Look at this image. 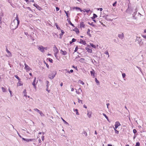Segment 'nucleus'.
<instances>
[{"label":"nucleus","mask_w":146,"mask_h":146,"mask_svg":"<svg viewBox=\"0 0 146 146\" xmlns=\"http://www.w3.org/2000/svg\"><path fill=\"white\" fill-rule=\"evenodd\" d=\"M19 23V20L18 17L17 15L15 17V19H14L11 22L10 25V28L13 30L17 28Z\"/></svg>","instance_id":"obj_1"},{"label":"nucleus","mask_w":146,"mask_h":146,"mask_svg":"<svg viewBox=\"0 0 146 146\" xmlns=\"http://www.w3.org/2000/svg\"><path fill=\"white\" fill-rule=\"evenodd\" d=\"M56 74V72H53L49 74L48 78L51 79H52L55 77Z\"/></svg>","instance_id":"obj_2"},{"label":"nucleus","mask_w":146,"mask_h":146,"mask_svg":"<svg viewBox=\"0 0 146 146\" xmlns=\"http://www.w3.org/2000/svg\"><path fill=\"white\" fill-rule=\"evenodd\" d=\"M24 65L25 66V69L27 71H29L31 70V69L30 67L27 65L25 63Z\"/></svg>","instance_id":"obj_3"},{"label":"nucleus","mask_w":146,"mask_h":146,"mask_svg":"<svg viewBox=\"0 0 146 146\" xmlns=\"http://www.w3.org/2000/svg\"><path fill=\"white\" fill-rule=\"evenodd\" d=\"M118 36L121 39H123L124 37V35L123 33H121L118 34Z\"/></svg>","instance_id":"obj_4"},{"label":"nucleus","mask_w":146,"mask_h":146,"mask_svg":"<svg viewBox=\"0 0 146 146\" xmlns=\"http://www.w3.org/2000/svg\"><path fill=\"white\" fill-rule=\"evenodd\" d=\"M38 49L41 52H44V47L42 46H39Z\"/></svg>","instance_id":"obj_5"},{"label":"nucleus","mask_w":146,"mask_h":146,"mask_svg":"<svg viewBox=\"0 0 146 146\" xmlns=\"http://www.w3.org/2000/svg\"><path fill=\"white\" fill-rule=\"evenodd\" d=\"M36 78L35 77L34 78V81H33V83H32V84L33 85V86L34 88L35 89H36V85L37 83V82L36 83Z\"/></svg>","instance_id":"obj_6"},{"label":"nucleus","mask_w":146,"mask_h":146,"mask_svg":"<svg viewBox=\"0 0 146 146\" xmlns=\"http://www.w3.org/2000/svg\"><path fill=\"white\" fill-rule=\"evenodd\" d=\"M23 140L26 141L27 142H28L29 141H33L34 140V139H25L23 138H22Z\"/></svg>","instance_id":"obj_7"},{"label":"nucleus","mask_w":146,"mask_h":146,"mask_svg":"<svg viewBox=\"0 0 146 146\" xmlns=\"http://www.w3.org/2000/svg\"><path fill=\"white\" fill-rule=\"evenodd\" d=\"M53 50L54 52V53H58V50L56 46H54V47Z\"/></svg>","instance_id":"obj_8"},{"label":"nucleus","mask_w":146,"mask_h":146,"mask_svg":"<svg viewBox=\"0 0 146 146\" xmlns=\"http://www.w3.org/2000/svg\"><path fill=\"white\" fill-rule=\"evenodd\" d=\"M90 10L88 8L87 9H84L82 10V11H83L84 12H86L87 13H88L90 11Z\"/></svg>","instance_id":"obj_9"},{"label":"nucleus","mask_w":146,"mask_h":146,"mask_svg":"<svg viewBox=\"0 0 146 146\" xmlns=\"http://www.w3.org/2000/svg\"><path fill=\"white\" fill-rule=\"evenodd\" d=\"M60 53L63 55H65L67 54V52L65 51H63L62 50H61Z\"/></svg>","instance_id":"obj_10"},{"label":"nucleus","mask_w":146,"mask_h":146,"mask_svg":"<svg viewBox=\"0 0 146 146\" xmlns=\"http://www.w3.org/2000/svg\"><path fill=\"white\" fill-rule=\"evenodd\" d=\"M80 27L81 28H84L85 27V25L83 22H82L80 24Z\"/></svg>","instance_id":"obj_11"},{"label":"nucleus","mask_w":146,"mask_h":146,"mask_svg":"<svg viewBox=\"0 0 146 146\" xmlns=\"http://www.w3.org/2000/svg\"><path fill=\"white\" fill-rule=\"evenodd\" d=\"M85 49L87 51L90 53H91L92 52V49L89 48L88 47H86Z\"/></svg>","instance_id":"obj_12"},{"label":"nucleus","mask_w":146,"mask_h":146,"mask_svg":"<svg viewBox=\"0 0 146 146\" xmlns=\"http://www.w3.org/2000/svg\"><path fill=\"white\" fill-rule=\"evenodd\" d=\"M90 73L92 76H94V74L95 73V71L94 70L92 69V71H90Z\"/></svg>","instance_id":"obj_13"},{"label":"nucleus","mask_w":146,"mask_h":146,"mask_svg":"<svg viewBox=\"0 0 146 146\" xmlns=\"http://www.w3.org/2000/svg\"><path fill=\"white\" fill-rule=\"evenodd\" d=\"M74 9H75L76 10H80L81 12L82 11V10L81 9L80 7H74Z\"/></svg>","instance_id":"obj_14"},{"label":"nucleus","mask_w":146,"mask_h":146,"mask_svg":"<svg viewBox=\"0 0 146 146\" xmlns=\"http://www.w3.org/2000/svg\"><path fill=\"white\" fill-rule=\"evenodd\" d=\"M23 85V84L20 81V80H19V81L17 83V86H22Z\"/></svg>","instance_id":"obj_15"},{"label":"nucleus","mask_w":146,"mask_h":146,"mask_svg":"<svg viewBox=\"0 0 146 146\" xmlns=\"http://www.w3.org/2000/svg\"><path fill=\"white\" fill-rule=\"evenodd\" d=\"M23 94H24V96H25L26 97H27V92L26 90V89H25L23 91Z\"/></svg>","instance_id":"obj_16"},{"label":"nucleus","mask_w":146,"mask_h":146,"mask_svg":"<svg viewBox=\"0 0 146 146\" xmlns=\"http://www.w3.org/2000/svg\"><path fill=\"white\" fill-rule=\"evenodd\" d=\"M91 115H92V112H88L87 114V115L88 116V117L89 118H90L91 117Z\"/></svg>","instance_id":"obj_17"},{"label":"nucleus","mask_w":146,"mask_h":146,"mask_svg":"<svg viewBox=\"0 0 146 146\" xmlns=\"http://www.w3.org/2000/svg\"><path fill=\"white\" fill-rule=\"evenodd\" d=\"M67 20L68 21V23L70 25H72V26H74V25L73 24H72V23L71 22L70 19H68H68H67Z\"/></svg>","instance_id":"obj_18"},{"label":"nucleus","mask_w":146,"mask_h":146,"mask_svg":"<svg viewBox=\"0 0 146 146\" xmlns=\"http://www.w3.org/2000/svg\"><path fill=\"white\" fill-rule=\"evenodd\" d=\"M7 53V55H6L7 56V57H11L12 56V54L10 52H9Z\"/></svg>","instance_id":"obj_19"},{"label":"nucleus","mask_w":146,"mask_h":146,"mask_svg":"<svg viewBox=\"0 0 146 146\" xmlns=\"http://www.w3.org/2000/svg\"><path fill=\"white\" fill-rule=\"evenodd\" d=\"M80 43L81 44H82L84 45H85L86 44V42L85 41L83 40H80Z\"/></svg>","instance_id":"obj_20"},{"label":"nucleus","mask_w":146,"mask_h":146,"mask_svg":"<svg viewBox=\"0 0 146 146\" xmlns=\"http://www.w3.org/2000/svg\"><path fill=\"white\" fill-rule=\"evenodd\" d=\"M115 125L117 126L118 127H119L121 125V124L119 122V121H116L115 123Z\"/></svg>","instance_id":"obj_21"},{"label":"nucleus","mask_w":146,"mask_h":146,"mask_svg":"<svg viewBox=\"0 0 146 146\" xmlns=\"http://www.w3.org/2000/svg\"><path fill=\"white\" fill-rule=\"evenodd\" d=\"M97 17V15L96 14H94L93 16L92 17H91V19H95L96 17Z\"/></svg>","instance_id":"obj_22"},{"label":"nucleus","mask_w":146,"mask_h":146,"mask_svg":"<svg viewBox=\"0 0 146 146\" xmlns=\"http://www.w3.org/2000/svg\"><path fill=\"white\" fill-rule=\"evenodd\" d=\"M137 40L138 41V43L139 42H141V41L142 40L140 37H137Z\"/></svg>","instance_id":"obj_23"},{"label":"nucleus","mask_w":146,"mask_h":146,"mask_svg":"<svg viewBox=\"0 0 146 146\" xmlns=\"http://www.w3.org/2000/svg\"><path fill=\"white\" fill-rule=\"evenodd\" d=\"M61 119L67 125H69V123L66 121L62 117H61Z\"/></svg>","instance_id":"obj_24"},{"label":"nucleus","mask_w":146,"mask_h":146,"mask_svg":"<svg viewBox=\"0 0 146 146\" xmlns=\"http://www.w3.org/2000/svg\"><path fill=\"white\" fill-rule=\"evenodd\" d=\"M39 113L40 114V116L41 117L44 116V115L43 113L41 111H40L39 112Z\"/></svg>","instance_id":"obj_25"},{"label":"nucleus","mask_w":146,"mask_h":146,"mask_svg":"<svg viewBox=\"0 0 146 146\" xmlns=\"http://www.w3.org/2000/svg\"><path fill=\"white\" fill-rule=\"evenodd\" d=\"M33 110L37 112L38 113H39V112L40 111V110L36 108H35Z\"/></svg>","instance_id":"obj_26"},{"label":"nucleus","mask_w":146,"mask_h":146,"mask_svg":"<svg viewBox=\"0 0 146 146\" xmlns=\"http://www.w3.org/2000/svg\"><path fill=\"white\" fill-rule=\"evenodd\" d=\"M90 30L89 29H88V31L87 32V34L89 36H91V35L90 34Z\"/></svg>","instance_id":"obj_27"},{"label":"nucleus","mask_w":146,"mask_h":146,"mask_svg":"<svg viewBox=\"0 0 146 146\" xmlns=\"http://www.w3.org/2000/svg\"><path fill=\"white\" fill-rule=\"evenodd\" d=\"M102 114L106 117V118L107 119L108 121H109L108 118V117L104 113H103Z\"/></svg>","instance_id":"obj_28"},{"label":"nucleus","mask_w":146,"mask_h":146,"mask_svg":"<svg viewBox=\"0 0 146 146\" xmlns=\"http://www.w3.org/2000/svg\"><path fill=\"white\" fill-rule=\"evenodd\" d=\"M61 33L59 34L60 36H62L64 33V32L63 30H61Z\"/></svg>","instance_id":"obj_29"},{"label":"nucleus","mask_w":146,"mask_h":146,"mask_svg":"<svg viewBox=\"0 0 146 146\" xmlns=\"http://www.w3.org/2000/svg\"><path fill=\"white\" fill-rule=\"evenodd\" d=\"M143 42L142 41H141V42H139L138 43L140 46H141L143 45Z\"/></svg>","instance_id":"obj_30"},{"label":"nucleus","mask_w":146,"mask_h":146,"mask_svg":"<svg viewBox=\"0 0 146 146\" xmlns=\"http://www.w3.org/2000/svg\"><path fill=\"white\" fill-rule=\"evenodd\" d=\"M1 89H2V90L3 92H6V89L4 87H2L1 88Z\"/></svg>","instance_id":"obj_31"},{"label":"nucleus","mask_w":146,"mask_h":146,"mask_svg":"<svg viewBox=\"0 0 146 146\" xmlns=\"http://www.w3.org/2000/svg\"><path fill=\"white\" fill-rule=\"evenodd\" d=\"M104 54H107L108 55V57H109V53H108V51H106L105 52H104Z\"/></svg>","instance_id":"obj_32"},{"label":"nucleus","mask_w":146,"mask_h":146,"mask_svg":"<svg viewBox=\"0 0 146 146\" xmlns=\"http://www.w3.org/2000/svg\"><path fill=\"white\" fill-rule=\"evenodd\" d=\"M90 46L93 48H96V46L92 43H90Z\"/></svg>","instance_id":"obj_33"},{"label":"nucleus","mask_w":146,"mask_h":146,"mask_svg":"<svg viewBox=\"0 0 146 146\" xmlns=\"http://www.w3.org/2000/svg\"><path fill=\"white\" fill-rule=\"evenodd\" d=\"M74 111H76V115H79V113L78 112V110L77 109H76L75 110H74Z\"/></svg>","instance_id":"obj_34"},{"label":"nucleus","mask_w":146,"mask_h":146,"mask_svg":"<svg viewBox=\"0 0 146 146\" xmlns=\"http://www.w3.org/2000/svg\"><path fill=\"white\" fill-rule=\"evenodd\" d=\"M130 9L129 8V7L128 6V8L127 9V10H126V12L128 13H130L129 11L130 10Z\"/></svg>","instance_id":"obj_35"},{"label":"nucleus","mask_w":146,"mask_h":146,"mask_svg":"<svg viewBox=\"0 0 146 146\" xmlns=\"http://www.w3.org/2000/svg\"><path fill=\"white\" fill-rule=\"evenodd\" d=\"M15 77L17 79L19 80H20V79L19 78L17 75L15 76Z\"/></svg>","instance_id":"obj_36"},{"label":"nucleus","mask_w":146,"mask_h":146,"mask_svg":"<svg viewBox=\"0 0 146 146\" xmlns=\"http://www.w3.org/2000/svg\"><path fill=\"white\" fill-rule=\"evenodd\" d=\"M78 102L80 103V102L82 104H83V101L82 100H80L79 98H78Z\"/></svg>","instance_id":"obj_37"},{"label":"nucleus","mask_w":146,"mask_h":146,"mask_svg":"<svg viewBox=\"0 0 146 146\" xmlns=\"http://www.w3.org/2000/svg\"><path fill=\"white\" fill-rule=\"evenodd\" d=\"M137 131L136 129H134L133 130V132L135 134L136 133H137Z\"/></svg>","instance_id":"obj_38"},{"label":"nucleus","mask_w":146,"mask_h":146,"mask_svg":"<svg viewBox=\"0 0 146 146\" xmlns=\"http://www.w3.org/2000/svg\"><path fill=\"white\" fill-rule=\"evenodd\" d=\"M88 23L90 25H91V26H92L93 27H94V24H93V23H90L89 22H88Z\"/></svg>","instance_id":"obj_39"},{"label":"nucleus","mask_w":146,"mask_h":146,"mask_svg":"<svg viewBox=\"0 0 146 146\" xmlns=\"http://www.w3.org/2000/svg\"><path fill=\"white\" fill-rule=\"evenodd\" d=\"M56 26V27L59 30L60 29V28L58 27V25H57V24H55Z\"/></svg>","instance_id":"obj_40"},{"label":"nucleus","mask_w":146,"mask_h":146,"mask_svg":"<svg viewBox=\"0 0 146 146\" xmlns=\"http://www.w3.org/2000/svg\"><path fill=\"white\" fill-rule=\"evenodd\" d=\"M78 46H77L76 47L75 50H74V52H76V51L78 50Z\"/></svg>","instance_id":"obj_41"},{"label":"nucleus","mask_w":146,"mask_h":146,"mask_svg":"<svg viewBox=\"0 0 146 146\" xmlns=\"http://www.w3.org/2000/svg\"><path fill=\"white\" fill-rule=\"evenodd\" d=\"M135 146H140V143L139 142H137Z\"/></svg>","instance_id":"obj_42"},{"label":"nucleus","mask_w":146,"mask_h":146,"mask_svg":"<svg viewBox=\"0 0 146 146\" xmlns=\"http://www.w3.org/2000/svg\"><path fill=\"white\" fill-rule=\"evenodd\" d=\"M15 130L17 131V133L18 134V135H19V136L21 137V138H22V137L19 134V133L15 129Z\"/></svg>","instance_id":"obj_43"},{"label":"nucleus","mask_w":146,"mask_h":146,"mask_svg":"<svg viewBox=\"0 0 146 146\" xmlns=\"http://www.w3.org/2000/svg\"><path fill=\"white\" fill-rule=\"evenodd\" d=\"M125 74L124 73L122 74V76L123 78H125Z\"/></svg>","instance_id":"obj_44"},{"label":"nucleus","mask_w":146,"mask_h":146,"mask_svg":"<svg viewBox=\"0 0 146 146\" xmlns=\"http://www.w3.org/2000/svg\"><path fill=\"white\" fill-rule=\"evenodd\" d=\"M83 133L84 135H85L86 136L87 135V134L86 131H84L83 132Z\"/></svg>","instance_id":"obj_45"},{"label":"nucleus","mask_w":146,"mask_h":146,"mask_svg":"<svg viewBox=\"0 0 146 146\" xmlns=\"http://www.w3.org/2000/svg\"><path fill=\"white\" fill-rule=\"evenodd\" d=\"M114 130H115V132L117 134L119 133V131H118L116 129H114Z\"/></svg>","instance_id":"obj_46"},{"label":"nucleus","mask_w":146,"mask_h":146,"mask_svg":"<svg viewBox=\"0 0 146 146\" xmlns=\"http://www.w3.org/2000/svg\"><path fill=\"white\" fill-rule=\"evenodd\" d=\"M48 60L50 62L52 63V62L53 60L52 59L49 58Z\"/></svg>","instance_id":"obj_47"},{"label":"nucleus","mask_w":146,"mask_h":146,"mask_svg":"<svg viewBox=\"0 0 146 146\" xmlns=\"http://www.w3.org/2000/svg\"><path fill=\"white\" fill-rule=\"evenodd\" d=\"M79 81H80V84H82L83 85L84 84V83L82 81L80 80H79Z\"/></svg>","instance_id":"obj_48"},{"label":"nucleus","mask_w":146,"mask_h":146,"mask_svg":"<svg viewBox=\"0 0 146 146\" xmlns=\"http://www.w3.org/2000/svg\"><path fill=\"white\" fill-rule=\"evenodd\" d=\"M76 40L74 38H73L72 39V42H75L76 41Z\"/></svg>","instance_id":"obj_49"},{"label":"nucleus","mask_w":146,"mask_h":146,"mask_svg":"<svg viewBox=\"0 0 146 146\" xmlns=\"http://www.w3.org/2000/svg\"><path fill=\"white\" fill-rule=\"evenodd\" d=\"M75 31L77 34H78L79 32V31L78 29H77Z\"/></svg>","instance_id":"obj_50"},{"label":"nucleus","mask_w":146,"mask_h":146,"mask_svg":"<svg viewBox=\"0 0 146 146\" xmlns=\"http://www.w3.org/2000/svg\"><path fill=\"white\" fill-rule=\"evenodd\" d=\"M117 3L116 1L113 4V5L114 6H116V5Z\"/></svg>","instance_id":"obj_51"},{"label":"nucleus","mask_w":146,"mask_h":146,"mask_svg":"<svg viewBox=\"0 0 146 146\" xmlns=\"http://www.w3.org/2000/svg\"><path fill=\"white\" fill-rule=\"evenodd\" d=\"M67 72H68L69 73H70V72L72 73L73 72V70H70V71H67Z\"/></svg>","instance_id":"obj_52"},{"label":"nucleus","mask_w":146,"mask_h":146,"mask_svg":"<svg viewBox=\"0 0 146 146\" xmlns=\"http://www.w3.org/2000/svg\"><path fill=\"white\" fill-rule=\"evenodd\" d=\"M92 62L93 63H94V62H95L96 63V61L94 60H92Z\"/></svg>","instance_id":"obj_53"},{"label":"nucleus","mask_w":146,"mask_h":146,"mask_svg":"<svg viewBox=\"0 0 146 146\" xmlns=\"http://www.w3.org/2000/svg\"><path fill=\"white\" fill-rule=\"evenodd\" d=\"M56 11H58L59 10V8L58 7H56Z\"/></svg>","instance_id":"obj_54"},{"label":"nucleus","mask_w":146,"mask_h":146,"mask_svg":"<svg viewBox=\"0 0 146 146\" xmlns=\"http://www.w3.org/2000/svg\"><path fill=\"white\" fill-rule=\"evenodd\" d=\"M44 132H40L38 133V134H42L43 135H44Z\"/></svg>","instance_id":"obj_55"},{"label":"nucleus","mask_w":146,"mask_h":146,"mask_svg":"<svg viewBox=\"0 0 146 146\" xmlns=\"http://www.w3.org/2000/svg\"><path fill=\"white\" fill-rule=\"evenodd\" d=\"M45 63L46 64V66L47 68H49V66L48 65V64L47 63H46V62H45Z\"/></svg>","instance_id":"obj_56"},{"label":"nucleus","mask_w":146,"mask_h":146,"mask_svg":"<svg viewBox=\"0 0 146 146\" xmlns=\"http://www.w3.org/2000/svg\"><path fill=\"white\" fill-rule=\"evenodd\" d=\"M9 92L10 93V96L11 97L13 96V95H12V92H11V91H9Z\"/></svg>","instance_id":"obj_57"},{"label":"nucleus","mask_w":146,"mask_h":146,"mask_svg":"<svg viewBox=\"0 0 146 146\" xmlns=\"http://www.w3.org/2000/svg\"><path fill=\"white\" fill-rule=\"evenodd\" d=\"M95 81L97 83H99V81L97 80L96 78H95Z\"/></svg>","instance_id":"obj_58"},{"label":"nucleus","mask_w":146,"mask_h":146,"mask_svg":"<svg viewBox=\"0 0 146 146\" xmlns=\"http://www.w3.org/2000/svg\"><path fill=\"white\" fill-rule=\"evenodd\" d=\"M76 93L77 94H79L80 93V92H79V91H78L77 90L76 91Z\"/></svg>","instance_id":"obj_59"},{"label":"nucleus","mask_w":146,"mask_h":146,"mask_svg":"<svg viewBox=\"0 0 146 146\" xmlns=\"http://www.w3.org/2000/svg\"><path fill=\"white\" fill-rule=\"evenodd\" d=\"M6 51L7 53H8L10 52L7 48H6Z\"/></svg>","instance_id":"obj_60"},{"label":"nucleus","mask_w":146,"mask_h":146,"mask_svg":"<svg viewBox=\"0 0 146 146\" xmlns=\"http://www.w3.org/2000/svg\"><path fill=\"white\" fill-rule=\"evenodd\" d=\"M6 51L7 53H8L10 52L7 48H6Z\"/></svg>","instance_id":"obj_61"},{"label":"nucleus","mask_w":146,"mask_h":146,"mask_svg":"<svg viewBox=\"0 0 146 146\" xmlns=\"http://www.w3.org/2000/svg\"><path fill=\"white\" fill-rule=\"evenodd\" d=\"M102 8H99L98 9V10H100V11H102Z\"/></svg>","instance_id":"obj_62"},{"label":"nucleus","mask_w":146,"mask_h":146,"mask_svg":"<svg viewBox=\"0 0 146 146\" xmlns=\"http://www.w3.org/2000/svg\"><path fill=\"white\" fill-rule=\"evenodd\" d=\"M57 54L58 53H54V56L56 58H57Z\"/></svg>","instance_id":"obj_63"},{"label":"nucleus","mask_w":146,"mask_h":146,"mask_svg":"<svg viewBox=\"0 0 146 146\" xmlns=\"http://www.w3.org/2000/svg\"><path fill=\"white\" fill-rule=\"evenodd\" d=\"M42 141H43L44 140V136H43L42 137Z\"/></svg>","instance_id":"obj_64"}]
</instances>
